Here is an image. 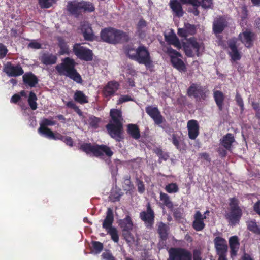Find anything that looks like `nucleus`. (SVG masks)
Here are the masks:
<instances>
[{"instance_id":"22","label":"nucleus","mask_w":260,"mask_h":260,"mask_svg":"<svg viewBox=\"0 0 260 260\" xmlns=\"http://www.w3.org/2000/svg\"><path fill=\"white\" fill-rule=\"evenodd\" d=\"M228 25L225 18L223 16H219L214 19L213 23V31L215 34H219L222 32Z\"/></svg>"},{"instance_id":"59","label":"nucleus","mask_w":260,"mask_h":260,"mask_svg":"<svg viewBox=\"0 0 260 260\" xmlns=\"http://www.w3.org/2000/svg\"><path fill=\"white\" fill-rule=\"evenodd\" d=\"M147 25L146 21L143 19H141L137 25V29L139 32H140L143 28Z\"/></svg>"},{"instance_id":"35","label":"nucleus","mask_w":260,"mask_h":260,"mask_svg":"<svg viewBox=\"0 0 260 260\" xmlns=\"http://www.w3.org/2000/svg\"><path fill=\"white\" fill-rule=\"evenodd\" d=\"M110 116L111 120L109 122L115 123H122L123 118L121 110L117 109H111L110 112Z\"/></svg>"},{"instance_id":"60","label":"nucleus","mask_w":260,"mask_h":260,"mask_svg":"<svg viewBox=\"0 0 260 260\" xmlns=\"http://www.w3.org/2000/svg\"><path fill=\"white\" fill-rule=\"evenodd\" d=\"M8 51L6 47L3 44L0 43V58H4L6 56Z\"/></svg>"},{"instance_id":"19","label":"nucleus","mask_w":260,"mask_h":260,"mask_svg":"<svg viewBox=\"0 0 260 260\" xmlns=\"http://www.w3.org/2000/svg\"><path fill=\"white\" fill-rule=\"evenodd\" d=\"M169 230V227L162 222L158 224L157 229V233L159 237L158 246L161 248L166 245V241L168 238Z\"/></svg>"},{"instance_id":"2","label":"nucleus","mask_w":260,"mask_h":260,"mask_svg":"<svg viewBox=\"0 0 260 260\" xmlns=\"http://www.w3.org/2000/svg\"><path fill=\"white\" fill-rule=\"evenodd\" d=\"M100 37L103 42L112 44L127 42L130 39L127 33L111 27L102 29Z\"/></svg>"},{"instance_id":"48","label":"nucleus","mask_w":260,"mask_h":260,"mask_svg":"<svg viewBox=\"0 0 260 260\" xmlns=\"http://www.w3.org/2000/svg\"><path fill=\"white\" fill-rule=\"evenodd\" d=\"M44 137L49 139H52L54 140H61L62 141V138H63V136L60 134V133H54L52 131L49 132V133L47 134Z\"/></svg>"},{"instance_id":"32","label":"nucleus","mask_w":260,"mask_h":260,"mask_svg":"<svg viewBox=\"0 0 260 260\" xmlns=\"http://www.w3.org/2000/svg\"><path fill=\"white\" fill-rule=\"evenodd\" d=\"M41 62L46 66L54 64L57 60L56 55L52 53H44L40 57Z\"/></svg>"},{"instance_id":"64","label":"nucleus","mask_w":260,"mask_h":260,"mask_svg":"<svg viewBox=\"0 0 260 260\" xmlns=\"http://www.w3.org/2000/svg\"><path fill=\"white\" fill-rule=\"evenodd\" d=\"M201 252L197 250H194L193 252V260H202Z\"/></svg>"},{"instance_id":"51","label":"nucleus","mask_w":260,"mask_h":260,"mask_svg":"<svg viewBox=\"0 0 260 260\" xmlns=\"http://www.w3.org/2000/svg\"><path fill=\"white\" fill-rule=\"evenodd\" d=\"M92 245L96 253H100L103 250V244L100 242L93 241Z\"/></svg>"},{"instance_id":"30","label":"nucleus","mask_w":260,"mask_h":260,"mask_svg":"<svg viewBox=\"0 0 260 260\" xmlns=\"http://www.w3.org/2000/svg\"><path fill=\"white\" fill-rule=\"evenodd\" d=\"M164 37L165 41L168 44L173 45L178 49H180L182 48V45L179 39L173 30L168 35L165 34Z\"/></svg>"},{"instance_id":"31","label":"nucleus","mask_w":260,"mask_h":260,"mask_svg":"<svg viewBox=\"0 0 260 260\" xmlns=\"http://www.w3.org/2000/svg\"><path fill=\"white\" fill-rule=\"evenodd\" d=\"M96 157H101L104 156V155H106L108 157H111L113 154V152L112 151L111 148L106 145L96 144Z\"/></svg>"},{"instance_id":"18","label":"nucleus","mask_w":260,"mask_h":260,"mask_svg":"<svg viewBox=\"0 0 260 260\" xmlns=\"http://www.w3.org/2000/svg\"><path fill=\"white\" fill-rule=\"evenodd\" d=\"M236 44L237 42L235 39H230L228 42V47L230 50L228 54L231 57V60L234 62L240 60L242 56Z\"/></svg>"},{"instance_id":"63","label":"nucleus","mask_w":260,"mask_h":260,"mask_svg":"<svg viewBox=\"0 0 260 260\" xmlns=\"http://www.w3.org/2000/svg\"><path fill=\"white\" fill-rule=\"evenodd\" d=\"M103 256L104 258L106 260H116L115 257L110 252L104 253Z\"/></svg>"},{"instance_id":"25","label":"nucleus","mask_w":260,"mask_h":260,"mask_svg":"<svg viewBox=\"0 0 260 260\" xmlns=\"http://www.w3.org/2000/svg\"><path fill=\"white\" fill-rule=\"evenodd\" d=\"M230 256L232 258H234L239 251L240 247V242L238 237L237 236H233L229 240Z\"/></svg>"},{"instance_id":"55","label":"nucleus","mask_w":260,"mask_h":260,"mask_svg":"<svg viewBox=\"0 0 260 260\" xmlns=\"http://www.w3.org/2000/svg\"><path fill=\"white\" fill-rule=\"evenodd\" d=\"M122 195V193L120 190L118 191L113 192L111 195V200L113 202L119 201Z\"/></svg>"},{"instance_id":"42","label":"nucleus","mask_w":260,"mask_h":260,"mask_svg":"<svg viewBox=\"0 0 260 260\" xmlns=\"http://www.w3.org/2000/svg\"><path fill=\"white\" fill-rule=\"evenodd\" d=\"M160 200L162 202L164 205L166 206L168 209H172L173 204L170 199V197L164 192L160 193Z\"/></svg>"},{"instance_id":"29","label":"nucleus","mask_w":260,"mask_h":260,"mask_svg":"<svg viewBox=\"0 0 260 260\" xmlns=\"http://www.w3.org/2000/svg\"><path fill=\"white\" fill-rule=\"evenodd\" d=\"M22 79L24 84L30 87H35L39 82L38 77L31 72L24 73Z\"/></svg>"},{"instance_id":"36","label":"nucleus","mask_w":260,"mask_h":260,"mask_svg":"<svg viewBox=\"0 0 260 260\" xmlns=\"http://www.w3.org/2000/svg\"><path fill=\"white\" fill-rule=\"evenodd\" d=\"M79 149L87 154L92 153L94 156L96 157V145H92L90 143H84L80 145Z\"/></svg>"},{"instance_id":"4","label":"nucleus","mask_w":260,"mask_h":260,"mask_svg":"<svg viewBox=\"0 0 260 260\" xmlns=\"http://www.w3.org/2000/svg\"><path fill=\"white\" fill-rule=\"evenodd\" d=\"M67 11L75 17H78L82 12L92 13L95 8L94 4L90 1H69L67 5Z\"/></svg>"},{"instance_id":"40","label":"nucleus","mask_w":260,"mask_h":260,"mask_svg":"<svg viewBox=\"0 0 260 260\" xmlns=\"http://www.w3.org/2000/svg\"><path fill=\"white\" fill-rule=\"evenodd\" d=\"M58 46L60 48L59 55L69 54L70 53L69 46L62 37L57 39Z\"/></svg>"},{"instance_id":"57","label":"nucleus","mask_w":260,"mask_h":260,"mask_svg":"<svg viewBox=\"0 0 260 260\" xmlns=\"http://www.w3.org/2000/svg\"><path fill=\"white\" fill-rule=\"evenodd\" d=\"M172 143L175 146V147L179 150H180V145H179V141L180 140V138L179 136L177 135L174 134L172 136Z\"/></svg>"},{"instance_id":"39","label":"nucleus","mask_w":260,"mask_h":260,"mask_svg":"<svg viewBox=\"0 0 260 260\" xmlns=\"http://www.w3.org/2000/svg\"><path fill=\"white\" fill-rule=\"evenodd\" d=\"M74 99L76 102L80 104L88 103V98L81 90H76L75 91L74 95Z\"/></svg>"},{"instance_id":"14","label":"nucleus","mask_w":260,"mask_h":260,"mask_svg":"<svg viewBox=\"0 0 260 260\" xmlns=\"http://www.w3.org/2000/svg\"><path fill=\"white\" fill-rule=\"evenodd\" d=\"M187 93L188 96L193 97L197 101L206 98L205 88L200 84H191L187 89Z\"/></svg>"},{"instance_id":"7","label":"nucleus","mask_w":260,"mask_h":260,"mask_svg":"<svg viewBox=\"0 0 260 260\" xmlns=\"http://www.w3.org/2000/svg\"><path fill=\"white\" fill-rule=\"evenodd\" d=\"M182 47L183 48L185 55L187 57H192L194 54L191 48L195 51L196 55L199 56L200 50L201 48H204V44L202 42H198L196 38L192 37L186 39V42L182 43Z\"/></svg>"},{"instance_id":"9","label":"nucleus","mask_w":260,"mask_h":260,"mask_svg":"<svg viewBox=\"0 0 260 260\" xmlns=\"http://www.w3.org/2000/svg\"><path fill=\"white\" fill-rule=\"evenodd\" d=\"M166 52L170 56L171 64L174 68L180 72L185 71L186 68L185 63L182 59L179 58V57H182L180 52L171 47L167 48Z\"/></svg>"},{"instance_id":"58","label":"nucleus","mask_w":260,"mask_h":260,"mask_svg":"<svg viewBox=\"0 0 260 260\" xmlns=\"http://www.w3.org/2000/svg\"><path fill=\"white\" fill-rule=\"evenodd\" d=\"M235 100L237 104L240 107L241 110L244 109V103L243 99L239 93H237L236 95Z\"/></svg>"},{"instance_id":"41","label":"nucleus","mask_w":260,"mask_h":260,"mask_svg":"<svg viewBox=\"0 0 260 260\" xmlns=\"http://www.w3.org/2000/svg\"><path fill=\"white\" fill-rule=\"evenodd\" d=\"M153 152L158 157V162L161 163L162 160L166 161L168 159L169 155L168 153L165 152L160 147H156L153 149Z\"/></svg>"},{"instance_id":"11","label":"nucleus","mask_w":260,"mask_h":260,"mask_svg":"<svg viewBox=\"0 0 260 260\" xmlns=\"http://www.w3.org/2000/svg\"><path fill=\"white\" fill-rule=\"evenodd\" d=\"M73 52L78 58L85 61L93 60V54L91 50L81 46L80 44L76 43L73 48Z\"/></svg>"},{"instance_id":"20","label":"nucleus","mask_w":260,"mask_h":260,"mask_svg":"<svg viewBox=\"0 0 260 260\" xmlns=\"http://www.w3.org/2000/svg\"><path fill=\"white\" fill-rule=\"evenodd\" d=\"M119 84L116 81H109L104 86L103 90V94L105 98H111L113 96L118 90Z\"/></svg>"},{"instance_id":"6","label":"nucleus","mask_w":260,"mask_h":260,"mask_svg":"<svg viewBox=\"0 0 260 260\" xmlns=\"http://www.w3.org/2000/svg\"><path fill=\"white\" fill-rule=\"evenodd\" d=\"M114 220L113 210L108 208L106 212V217L103 221L102 228L106 230L108 234L111 236V239L115 243H118L119 240L118 230L112 225Z\"/></svg>"},{"instance_id":"10","label":"nucleus","mask_w":260,"mask_h":260,"mask_svg":"<svg viewBox=\"0 0 260 260\" xmlns=\"http://www.w3.org/2000/svg\"><path fill=\"white\" fill-rule=\"evenodd\" d=\"M146 210L140 213V218L144 222L145 226L148 228H152L155 221V213L150 202L146 204Z\"/></svg>"},{"instance_id":"45","label":"nucleus","mask_w":260,"mask_h":260,"mask_svg":"<svg viewBox=\"0 0 260 260\" xmlns=\"http://www.w3.org/2000/svg\"><path fill=\"white\" fill-rule=\"evenodd\" d=\"M201 6L204 9H208L213 7V0H197L196 6Z\"/></svg>"},{"instance_id":"21","label":"nucleus","mask_w":260,"mask_h":260,"mask_svg":"<svg viewBox=\"0 0 260 260\" xmlns=\"http://www.w3.org/2000/svg\"><path fill=\"white\" fill-rule=\"evenodd\" d=\"M81 30L85 40L93 41L95 40L96 37L93 31L91 24L88 22H84L81 24Z\"/></svg>"},{"instance_id":"3","label":"nucleus","mask_w":260,"mask_h":260,"mask_svg":"<svg viewBox=\"0 0 260 260\" xmlns=\"http://www.w3.org/2000/svg\"><path fill=\"white\" fill-rule=\"evenodd\" d=\"M75 66L76 62L73 59L66 57L60 64L55 67V69L59 75H65L77 83H81L82 77L75 69Z\"/></svg>"},{"instance_id":"54","label":"nucleus","mask_w":260,"mask_h":260,"mask_svg":"<svg viewBox=\"0 0 260 260\" xmlns=\"http://www.w3.org/2000/svg\"><path fill=\"white\" fill-rule=\"evenodd\" d=\"M134 99L128 95H121L117 101V104L120 105L124 102L133 101Z\"/></svg>"},{"instance_id":"50","label":"nucleus","mask_w":260,"mask_h":260,"mask_svg":"<svg viewBox=\"0 0 260 260\" xmlns=\"http://www.w3.org/2000/svg\"><path fill=\"white\" fill-rule=\"evenodd\" d=\"M66 106L70 108H72L74 110V111L79 115L82 116L83 112L79 109V107L77 106L73 101H70L68 102L66 104Z\"/></svg>"},{"instance_id":"38","label":"nucleus","mask_w":260,"mask_h":260,"mask_svg":"<svg viewBox=\"0 0 260 260\" xmlns=\"http://www.w3.org/2000/svg\"><path fill=\"white\" fill-rule=\"evenodd\" d=\"M127 127V132L133 138L137 140L140 138V129L136 124H129Z\"/></svg>"},{"instance_id":"12","label":"nucleus","mask_w":260,"mask_h":260,"mask_svg":"<svg viewBox=\"0 0 260 260\" xmlns=\"http://www.w3.org/2000/svg\"><path fill=\"white\" fill-rule=\"evenodd\" d=\"M106 127L111 137L114 139L117 142H120L123 139L122 123L109 122Z\"/></svg>"},{"instance_id":"47","label":"nucleus","mask_w":260,"mask_h":260,"mask_svg":"<svg viewBox=\"0 0 260 260\" xmlns=\"http://www.w3.org/2000/svg\"><path fill=\"white\" fill-rule=\"evenodd\" d=\"M184 27L188 35L193 36L197 32V27L193 24H191L189 23L184 24Z\"/></svg>"},{"instance_id":"56","label":"nucleus","mask_w":260,"mask_h":260,"mask_svg":"<svg viewBox=\"0 0 260 260\" xmlns=\"http://www.w3.org/2000/svg\"><path fill=\"white\" fill-rule=\"evenodd\" d=\"M124 184L125 186L127 188L128 190H131L133 188L134 186L132 182L131 181L130 176H125L124 178Z\"/></svg>"},{"instance_id":"8","label":"nucleus","mask_w":260,"mask_h":260,"mask_svg":"<svg viewBox=\"0 0 260 260\" xmlns=\"http://www.w3.org/2000/svg\"><path fill=\"white\" fill-rule=\"evenodd\" d=\"M167 260H192V254L189 250L182 247H172L169 251Z\"/></svg>"},{"instance_id":"46","label":"nucleus","mask_w":260,"mask_h":260,"mask_svg":"<svg viewBox=\"0 0 260 260\" xmlns=\"http://www.w3.org/2000/svg\"><path fill=\"white\" fill-rule=\"evenodd\" d=\"M165 189L169 193H176L179 191L178 186L175 183L168 184L165 186Z\"/></svg>"},{"instance_id":"5","label":"nucleus","mask_w":260,"mask_h":260,"mask_svg":"<svg viewBox=\"0 0 260 260\" xmlns=\"http://www.w3.org/2000/svg\"><path fill=\"white\" fill-rule=\"evenodd\" d=\"M230 209L229 212L225 215V219L229 225L234 226L239 223L242 216V210L239 206V201L238 199L233 197L229 199Z\"/></svg>"},{"instance_id":"24","label":"nucleus","mask_w":260,"mask_h":260,"mask_svg":"<svg viewBox=\"0 0 260 260\" xmlns=\"http://www.w3.org/2000/svg\"><path fill=\"white\" fill-rule=\"evenodd\" d=\"M206 218V216H203L201 213L198 211L194 215V220L192 222V228L196 231H201L205 227V224L204 220Z\"/></svg>"},{"instance_id":"27","label":"nucleus","mask_w":260,"mask_h":260,"mask_svg":"<svg viewBox=\"0 0 260 260\" xmlns=\"http://www.w3.org/2000/svg\"><path fill=\"white\" fill-rule=\"evenodd\" d=\"M169 6L174 16L180 18L183 16L184 12L181 3L178 0H170Z\"/></svg>"},{"instance_id":"23","label":"nucleus","mask_w":260,"mask_h":260,"mask_svg":"<svg viewBox=\"0 0 260 260\" xmlns=\"http://www.w3.org/2000/svg\"><path fill=\"white\" fill-rule=\"evenodd\" d=\"M254 34L246 30L239 35V38L247 48H251L253 45Z\"/></svg>"},{"instance_id":"16","label":"nucleus","mask_w":260,"mask_h":260,"mask_svg":"<svg viewBox=\"0 0 260 260\" xmlns=\"http://www.w3.org/2000/svg\"><path fill=\"white\" fill-rule=\"evenodd\" d=\"M145 111L147 114L153 120L155 124L161 127V124L165 119L158 108L148 106L146 107Z\"/></svg>"},{"instance_id":"15","label":"nucleus","mask_w":260,"mask_h":260,"mask_svg":"<svg viewBox=\"0 0 260 260\" xmlns=\"http://www.w3.org/2000/svg\"><path fill=\"white\" fill-rule=\"evenodd\" d=\"M4 72L9 77H17L24 74V70L20 64L14 66L11 62H7L4 66Z\"/></svg>"},{"instance_id":"37","label":"nucleus","mask_w":260,"mask_h":260,"mask_svg":"<svg viewBox=\"0 0 260 260\" xmlns=\"http://www.w3.org/2000/svg\"><path fill=\"white\" fill-rule=\"evenodd\" d=\"M247 229L252 233L260 236V225L255 219H249L246 221Z\"/></svg>"},{"instance_id":"43","label":"nucleus","mask_w":260,"mask_h":260,"mask_svg":"<svg viewBox=\"0 0 260 260\" xmlns=\"http://www.w3.org/2000/svg\"><path fill=\"white\" fill-rule=\"evenodd\" d=\"M37 99L36 94L33 91H30L28 98V103L32 110H35L37 108Z\"/></svg>"},{"instance_id":"34","label":"nucleus","mask_w":260,"mask_h":260,"mask_svg":"<svg viewBox=\"0 0 260 260\" xmlns=\"http://www.w3.org/2000/svg\"><path fill=\"white\" fill-rule=\"evenodd\" d=\"M235 138L233 134L228 133L222 138L221 141V144L229 151H231L233 143L235 142Z\"/></svg>"},{"instance_id":"33","label":"nucleus","mask_w":260,"mask_h":260,"mask_svg":"<svg viewBox=\"0 0 260 260\" xmlns=\"http://www.w3.org/2000/svg\"><path fill=\"white\" fill-rule=\"evenodd\" d=\"M213 98L219 110L222 111L223 102L225 99L223 93L220 90H214L213 91Z\"/></svg>"},{"instance_id":"49","label":"nucleus","mask_w":260,"mask_h":260,"mask_svg":"<svg viewBox=\"0 0 260 260\" xmlns=\"http://www.w3.org/2000/svg\"><path fill=\"white\" fill-rule=\"evenodd\" d=\"M66 106L70 108H72L74 110V111L79 115L82 116L83 112L79 109V107L77 106L73 101H70L68 102L66 104Z\"/></svg>"},{"instance_id":"13","label":"nucleus","mask_w":260,"mask_h":260,"mask_svg":"<svg viewBox=\"0 0 260 260\" xmlns=\"http://www.w3.org/2000/svg\"><path fill=\"white\" fill-rule=\"evenodd\" d=\"M119 225L122 229L123 236L127 242H130L129 239H133L131 231L133 230L134 224L132 219L129 214L127 215L123 219L119 221Z\"/></svg>"},{"instance_id":"17","label":"nucleus","mask_w":260,"mask_h":260,"mask_svg":"<svg viewBox=\"0 0 260 260\" xmlns=\"http://www.w3.org/2000/svg\"><path fill=\"white\" fill-rule=\"evenodd\" d=\"M217 254L218 255H227L228 246L226 240L220 237H216L213 240Z\"/></svg>"},{"instance_id":"28","label":"nucleus","mask_w":260,"mask_h":260,"mask_svg":"<svg viewBox=\"0 0 260 260\" xmlns=\"http://www.w3.org/2000/svg\"><path fill=\"white\" fill-rule=\"evenodd\" d=\"M56 124V122L48 118H44L40 123V127L38 129V133L43 136H45L49 132L52 131L47 127L48 126H53Z\"/></svg>"},{"instance_id":"26","label":"nucleus","mask_w":260,"mask_h":260,"mask_svg":"<svg viewBox=\"0 0 260 260\" xmlns=\"http://www.w3.org/2000/svg\"><path fill=\"white\" fill-rule=\"evenodd\" d=\"M188 137L191 140H194L199 134V125L196 120H190L187 122Z\"/></svg>"},{"instance_id":"61","label":"nucleus","mask_w":260,"mask_h":260,"mask_svg":"<svg viewBox=\"0 0 260 260\" xmlns=\"http://www.w3.org/2000/svg\"><path fill=\"white\" fill-rule=\"evenodd\" d=\"M62 141L65 143L67 145L70 147H72L73 146L74 141L71 137L63 136V138H62Z\"/></svg>"},{"instance_id":"62","label":"nucleus","mask_w":260,"mask_h":260,"mask_svg":"<svg viewBox=\"0 0 260 260\" xmlns=\"http://www.w3.org/2000/svg\"><path fill=\"white\" fill-rule=\"evenodd\" d=\"M178 35L181 37H187L188 35L186 31L185 27L183 28H179L178 29Z\"/></svg>"},{"instance_id":"52","label":"nucleus","mask_w":260,"mask_h":260,"mask_svg":"<svg viewBox=\"0 0 260 260\" xmlns=\"http://www.w3.org/2000/svg\"><path fill=\"white\" fill-rule=\"evenodd\" d=\"M100 121V118L95 116H92L90 117L89 119V125L93 128H97L99 127V123Z\"/></svg>"},{"instance_id":"1","label":"nucleus","mask_w":260,"mask_h":260,"mask_svg":"<svg viewBox=\"0 0 260 260\" xmlns=\"http://www.w3.org/2000/svg\"><path fill=\"white\" fill-rule=\"evenodd\" d=\"M124 49L126 56L131 59L140 64H144L147 69L153 67L150 52L145 46L141 45L135 48L134 45L128 44L124 47Z\"/></svg>"},{"instance_id":"53","label":"nucleus","mask_w":260,"mask_h":260,"mask_svg":"<svg viewBox=\"0 0 260 260\" xmlns=\"http://www.w3.org/2000/svg\"><path fill=\"white\" fill-rule=\"evenodd\" d=\"M136 183L138 187V191L140 193H143L145 191V187L143 182L139 178H136Z\"/></svg>"},{"instance_id":"44","label":"nucleus","mask_w":260,"mask_h":260,"mask_svg":"<svg viewBox=\"0 0 260 260\" xmlns=\"http://www.w3.org/2000/svg\"><path fill=\"white\" fill-rule=\"evenodd\" d=\"M56 0H38V4L41 9H48L56 3Z\"/></svg>"}]
</instances>
